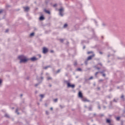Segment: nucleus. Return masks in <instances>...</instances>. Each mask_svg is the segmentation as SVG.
Segmentation results:
<instances>
[{"label": "nucleus", "mask_w": 125, "mask_h": 125, "mask_svg": "<svg viewBox=\"0 0 125 125\" xmlns=\"http://www.w3.org/2000/svg\"><path fill=\"white\" fill-rule=\"evenodd\" d=\"M19 59H20V63H25L29 60V59H27L26 57L21 55L19 56L18 57Z\"/></svg>", "instance_id": "1"}, {"label": "nucleus", "mask_w": 125, "mask_h": 125, "mask_svg": "<svg viewBox=\"0 0 125 125\" xmlns=\"http://www.w3.org/2000/svg\"><path fill=\"white\" fill-rule=\"evenodd\" d=\"M67 84L68 87H72V88H74V87H75V85L74 84H71L70 83H67Z\"/></svg>", "instance_id": "2"}, {"label": "nucleus", "mask_w": 125, "mask_h": 125, "mask_svg": "<svg viewBox=\"0 0 125 125\" xmlns=\"http://www.w3.org/2000/svg\"><path fill=\"white\" fill-rule=\"evenodd\" d=\"M94 56H95V55L93 54L92 55L90 56L87 58V60H91V59H92L93 57H94Z\"/></svg>", "instance_id": "3"}, {"label": "nucleus", "mask_w": 125, "mask_h": 125, "mask_svg": "<svg viewBox=\"0 0 125 125\" xmlns=\"http://www.w3.org/2000/svg\"><path fill=\"white\" fill-rule=\"evenodd\" d=\"M48 51V49L46 47H43V53L45 54Z\"/></svg>", "instance_id": "4"}, {"label": "nucleus", "mask_w": 125, "mask_h": 125, "mask_svg": "<svg viewBox=\"0 0 125 125\" xmlns=\"http://www.w3.org/2000/svg\"><path fill=\"white\" fill-rule=\"evenodd\" d=\"M63 10V8H61L59 10L60 14V15H61V16H63V13H62Z\"/></svg>", "instance_id": "5"}, {"label": "nucleus", "mask_w": 125, "mask_h": 125, "mask_svg": "<svg viewBox=\"0 0 125 125\" xmlns=\"http://www.w3.org/2000/svg\"><path fill=\"white\" fill-rule=\"evenodd\" d=\"M78 95L79 97H80V98H83V94L82 93V92L79 91Z\"/></svg>", "instance_id": "6"}, {"label": "nucleus", "mask_w": 125, "mask_h": 125, "mask_svg": "<svg viewBox=\"0 0 125 125\" xmlns=\"http://www.w3.org/2000/svg\"><path fill=\"white\" fill-rule=\"evenodd\" d=\"M24 11L28 12L29 11L30 8H29V7H24Z\"/></svg>", "instance_id": "7"}, {"label": "nucleus", "mask_w": 125, "mask_h": 125, "mask_svg": "<svg viewBox=\"0 0 125 125\" xmlns=\"http://www.w3.org/2000/svg\"><path fill=\"white\" fill-rule=\"evenodd\" d=\"M30 60H31V61H36V60H37V58L33 57L30 59Z\"/></svg>", "instance_id": "8"}, {"label": "nucleus", "mask_w": 125, "mask_h": 125, "mask_svg": "<svg viewBox=\"0 0 125 125\" xmlns=\"http://www.w3.org/2000/svg\"><path fill=\"white\" fill-rule=\"evenodd\" d=\"M106 123L107 124H111V120L110 119H106Z\"/></svg>", "instance_id": "9"}, {"label": "nucleus", "mask_w": 125, "mask_h": 125, "mask_svg": "<svg viewBox=\"0 0 125 125\" xmlns=\"http://www.w3.org/2000/svg\"><path fill=\"white\" fill-rule=\"evenodd\" d=\"M44 19V18L43 17V16H41L40 18V20L42 21V20H43Z\"/></svg>", "instance_id": "10"}, {"label": "nucleus", "mask_w": 125, "mask_h": 125, "mask_svg": "<svg viewBox=\"0 0 125 125\" xmlns=\"http://www.w3.org/2000/svg\"><path fill=\"white\" fill-rule=\"evenodd\" d=\"M45 13H48V14H50V12L49 10H45Z\"/></svg>", "instance_id": "11"}, {"label": "nucleus", "mask_w": 125, "mask_h": 125, "mask_svg": "<svg viewBox=\"0 0 125 125\" xmlns=\"http://www.w3.org/2000/svg\"><path fill=\"white\" fill-rule=\"evenodd\" d=\"M120 119H121L120 117H116V120L117 121H120Z\"/></svg>", "instance_id": "12"}, {"label": "nucleus", "mask_w": 125, "mask_h": 125, "mask_svg": "<svg viewBox=\"0 0 125 125\" xmlns=\"http://www.w3.org/2000/svg\"><path fill=\"white\" fill-rule=\"evenodd\" d=\"M35 33H32L30 34V37H33V36H34Z\"/></svg>", "instance_id": "13"}, {"label": "nucleus", "mask_w": 125, "mask_h": 125, "mask_svg": "<svg viewBox=\"0 0 125 125\" xmlns=\"http://www.w3.org/2000/svg\"><path fill=\"white\" fill-rule=\"evenodd\" d=\"M40 97H41V98H43V97H44V95L41 94L40 95Z\"/></svg>", "instance_id": "14"}, {"label": "nucleus", "mask_w": 125, "mask_h": 125, "mask_svg": "<svg viewBox=\"0 0 125 125\" xmlns=\"http://www.w3.org/2000/svg\"><path fill=\"white\" fill-rule=\"evenodd\" d=\"M67 26H68V24H67V23H65V24L64 25V26H63L64 28H66V27H67Z\"/></svg>", "instance_id": "15"}, {"label": "nucleus", "mask_w": 125, "mask_h": 125, "mask_svg": "<svg viewBox=\"0 0 125 125\" xmlns=\"http://www.w3.org/2000/svg\"><path fill=\"white\" fill-rule=\"evenodd\" d=\"M74 66H77L78 65V63H77V62H75L74 63Z\"/></svg>", "instance_id": "16"}, {"label": "nucleus", "mask_w": 125, "mask_h": 125, "mask_svg": "<svg viewBox=\"0 0 125 125\" xmlns=\"http://www.w3.org/2000/svg\"><path fill=\"white\" fill-rule=\"evenodd\" d=\"M90 53H93V52L90 51L87 52V54H90Z\"/></svg>", "instance_id": "17"}, {"label": "nucleus", "mask_w": 125, "mask_h": 125, "mask_svg": "<svg viewBox=\"0 0 125 125\" xmlns=\"http://www.w3.org/2000/svg\"><path fill=\"white\" fill-rule=\"evenodd\" d=\"M58 99H55L54 100V101L55 102H57V101H58Z\"/></svg>", "instance_id": "18"}, {"label": "nucleus", "mask_w": 125, "mask_h": 125, "mask_svg": "<svg viewBox=\"0 0 125 125\" xmlns=\"http://www.w3.org/2000/svg\"><path fill=\"white\" fill-rule=\"evenodd\" d=\"M3 12V10H0V14L2 13Z\"/></svg>", "instance_id": "19"}, {"label": "nucleus", "mask_w": 125, "mask_h": 125, "mask_svg": "<svg viewBox=\"0 0 125 125\" xmlns=\"http://www.w3.org/2000/svg\"><path fill=\"white\" fill-rule=\"evenodd\" d=\"M93 79V77L91 76L89 78V80H92Z\"/></svg>", "instance_id": "20"}, {"label": "nucleus", "mask_w": 125, "mask_h": 125, "mask_svg": "<svg viewBox=\"0 0 125 125\" xmlns=\"http://www.w3.org/2000/svg\"><path fill=\"white\" fill-rule=\"evenodd\" d=\"M83 101H84V102L87 101V100H86V99H83Z\"/></svg>", "instance_id": "21"}, {"label": "nucleus", "mask_w": 125, "mask_h": 125, "mask_svg": "<svg viewBox=\"0 0 125 125\" xmlns=\"http://www.w3.org/2000/svg\"><path fill=\"white\" fill-rule=\"evenodd\" d=\"M77 71H82V69L81 68H78Z\"/></svg>", "instance_id": "22"}, {"label": "nucleus", "mask_w": 125, "mask_h": 125, "mask_svg": "<svg viewBox=\"0 0 125 125\" xmlns=\"http://www.w3.org/2000/svg\"><path fill=\"white\" fill-rule=\"evenodd\" d=\"M63 41H64L63 39H61V40H60V42H63Z\"/></svg>", "instance_id": "23"}, {"label": "nucleus", "mask_w": 125, "mask_h": 125, "mask_svg": "<svg viewBox=\"0 0 125 125\" xmlns=\"http://www.w3.org/2000/svg\"><path fill=\"white\" fill-rule=\"evenodd\" d=\"M60 72V69H59L57 71V73H58Z\"/></svg>", "instance_id": "24"}, {"label": "nucleus", "mask_w": 125, "mask_h": 125, "mask_svg": "<svg viewBox=\"0 0 125 125\" xmlns=\"http://www.w3.org/2000/svg\"><path fill=\"white\" fill-rule=\"evenodd\" d=\"M121 125H124V121H121Z\"/></svg>", "instance_id": "25"}, {"label": "nucleus", "mask_w": 125, "mask_h": 125, "mask_svg": "<svg viewBox=\"0 0 125 125\" xmlns=\"http://www.w3.org/2000/svg\"><path fill=\"white\" fill-rule=\"evenodd\" d=\"M98 72H96V73H95V76H97V75L98 74Z\"/></svg>", "instance_id": "26"}, {"label": "nucleus", "mask_w": 125, "mask_h": 125, "mask_svg": "<svg viewBox=\"0 0 125 125\" xmlns=\"http://www.w3.org/2000/svg\"><path fill=\"white\" fill-rule=\"evenodd\" d=\"M9 30L8 29H7L6 31H5V33H7V32H8Z\"/></svg>", "instance_id": "27"}, {"label": "nucleus", "mask_w": 125, "mask_h": 125, "mask_svg": "<svg viewBox=\"0 0 125 125\" xmlns=\"http://www.w3.org/2000/svg\"><path fill=\"white\" fill-rule=\"evenodd\" d=\"M47 80H51V78H47Z\"/></svg>", "instance_id": "28"}, {"label": "nucleus", "mask_w": 125, "mask_h": 125, "mask_svg": "<svg viewBox=\"0 0 125 125\" xmlns=\"http://www.w3.org/2000/svg\"><path fill=\"white\" fill-rule=\"evenodd\" d=\"M103 77H105L106 75H105V74H103Z\"/></svg>", "instance_id": "29"}, {"label": "nucleus", "mask_w": 125, "mask_h": 125, "mask_svg": "<svg viewBox=\"0 0 125 125\" xmlns=\"http://www.w3.org/2000/svg\"><path fill=\"white\" fill-rule=\"evenodd\" d=\"M1 82H2L1 80L0 79V84L1 83Z\"/></svg>", "instance_id": "30"}, {"label": "nucleus", "mask_w": 125, "mask_h": 125, "mask_svg": "<svg viewBox=\"0 0 125 125\" xmlns=\"http://www.w3.org/2000/svg\"><path fill=\"white\" fill-rule=\"evenodd\" d=\"M56 5H57V4H54V5H53L54 7H55V6H56Z\"/></svg>", "instance_id": "31"}, {"label": "nucleus", "mask_w": 125, "mask_h": 125, "mask_svg": "<svg viewBox=\"0 0 125 125\" xmlns=\"http://www.w3.org/2000/svg\"><path fill=\"white\" fill-rule=\"evenodd\" d=\"M50 110H53V108L52 107H51Z\"/></svg>", "instance_id": "32"}, {"label": "nucleus", "mask_w": 125, "mask_h": 125, "mask_svg": "<svg viewBox=\"0 0 125 125\" xmlns=\"http://www.w3.org/2000/svg\"><path fill=\"white\" fill-rule=\"evenodd\" d=\"M97 69L98 70H100V68L98 67V68H97Z\"/></svg>", "instance_id": "33"}, {"label": "nucleus", "mask_w": 125, "mask_h": 125, "mask_svg": "<svg viewBox=\"0 0 125 125\" xmlns=\"http://www.w3.org/2000/svg\"><path fill=\"white\" fill-rule=\"evenodd\" d=\"M121 98H124V95H122V96H121Z\"/></svg>", "instance_id": "34"}, {"label": "nucleus", "mask_w": 125, "mask_h": 125, "mask_svg": "<svg viewBox=\"0 0 125 125\" xmlns=\"http://www.w3.org/2000/svg\"><path fill=\"white\" fill-rule=\"evenodd\" d=\"M5 117H7V118H8V116L7 115H5Z\"/></svg>", "instance_id": "35"}, {"label": "nucleus", "mask_w": 125, "mask_h": 125, "mask_svg": "<svg viewBox=\"0 0 125 125\" xmlns=\"http://www.w3.org/2000/svg\"><path fill=\"white\" fill-rule=\"evenodd\" d=\"M22 96H23V95L21 94V97H22Z\"/></svg>", "instance_id": "36"}, {"label": "nucleus", "mask_w": 125, "mask_h": 125, "mask_svg": "<svg viewBox=\"0 0 125 125\" xmlns=\"http://www.w3.org/2000/svg\"><path fill=\"white\" fill-rule=\"evenodd\" d=\"M18 111V109L16 110V113H17V112Z\"/></svg>", "instance_id": "37"}, {"label": "nucleus", "mask_w": 125, "mask_h": 125, "mask_svg": "<svg viewBox=\"0 0 125 125\" xmlns=\"http://www.w3.org/2000/svg\"><path fill=\"white\" fill-rule=\"evenodd\" d=\"M51 52L53 53V50H51Z\"/></svg>", "instance_id": "38"}, {"label": "nucleus", "mask_w": 125, "mask_h": 125, "mask_svg": "<svg viewBox=\"0 0 125 125\" xmlns=\"http://www.w3.org/2000/svg\"><path fill=\"white\" fill-rule=\"evenodd\" d=\"M100 53L101 54H102V53L101 52H100Z\"/></svg>", "instance_id": "39"}, {"label": "nucleus", "mask_w": 125, "mask_h": 125, "mask_svg": "<svg viewBox=\"0 0 125 125\" xmlns=\"http://www.w3.org/2000/svg\"><path fill=\"white\" fill-rule=\"evenodd\" d=\"M39 57H41V55H39Z\"/></svg>", "instance_id": "40"}, {"label": "nucleus", "mask_w": 125, "mask_h": 125, "mask_svg": "<svg viewBox=\"0 0 125 125\" xmlns=\"http://www.w3.org/2000/svg\"><path fill=\"white\" fill-rule=\"evenodd\" d=\"M38 86V84L36 85V86Z\"/></svg>", "instance_id": "41"}, {"label": "nucleus", "mask_w": 125, "mask_h": 125, "mask_svg": "<svg viewBox=\"0 0 125 125\" xmlns=\"http://www.w3.org/2000/svg\"><path fill=\"white\" fill-rule=\"evenodd\" d=\"M47 67H45V69H46Z\"/></svg>", "instance_id": "42"}, {"label": "nucleus", "mask_w": 125, "mask_h": 125, "mask_svg": "<svg viewBox=\"0 0 125 125\" xmlns=\"http://www.w3.org/2000/svg\"><path fill=\"white\" fill-rule=\"evenodd\" d=\"M98 89H100V88H98Z\"/></svg>", "instance_id": "43"}, {"label": "nucleus", "mask_w": 125, "mask_h": 125, "mask_svg": "<svg viewBox=\"0 0 125 125\" xmlns=\"http://www.w3.org/2000/svg\"><path fill=\"white\" fill-rule=\"evenodd\" d=\"M85 48V47H84V48Z\"/></svg>", "instance_id": "44"}]
</instances>
